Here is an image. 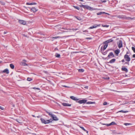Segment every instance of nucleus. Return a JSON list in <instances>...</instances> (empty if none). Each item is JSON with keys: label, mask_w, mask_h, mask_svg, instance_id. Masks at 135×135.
<instances>
[{"label": "nucleus", "mask_w": 135, "mask_h": 135, "mask_svg": "<svg viewBox=\"0 0 135 135\" xmlns=\"http://www.w3.org/2000/svg\"><path fill=\"white\" fill-rule=\"evenodd\" d=\"M132 49L134 53H135V48L134 47H132Z\"/></svg>", "instance_id": "f704fd0d"}, {"label": "nucleus", "mask_w": 135, "mask_h": 135, "mask_svg": "<svg viewBox=\"0 0 135 135\" xmlns=\"http://www.w3.org/2000/svg\"><path fill=\"white\" fill-rule=\"evenodd\" d=\"M85 39L87 40H91L92 39V38L91 37H87Z\"/></svg>", "instance_id": "37998d69"}, {"label": "nucleus", "mask_w": 135, "mask_h": 135, "mask_svg": "<svg viewBox=\"0 0 135 135\" xmlns=\"http://www.w3.org/2000/svg\"><path fill=\"white\" fill-rule=\"evenodd\" d=\"M83 32H88V31L87 30H85L83 31Z\"/></svg>", "instance_id": "8fccbe9b"}, {"label": "nucleus", "mask_w": 135, "mask_h": 135, "mask_svg": "<svg viewBox=\"0 0 135 135\" xmlns=\"http://www.w3.org/2000/svg\"><path fill=\"white\" fill-rule=\"evenodd\" d=\"M110 124L111 125H114L116 124L114 122H113L111 123Z\"/></svg>", "instance_id": "2f4dec72"}, {"label": "nucleus", "mask_w": 135, "mask_h": 135, "mask_svg": "<svg viewBox=\"0 0 135 135\" xmlns=\"http://www.w3.org/2000/svg\"><path fill=\"white\" fill-rule=\"evenodd\" d=\"M16 120L17 122H18V123H21V122H19V121L18 120V119H16Z\"/></svg>", "instance_id": "a18cd8bd"}, {"label": "nucleus", "mask_w": 135, "mask_h": 135, "mask_svg": "<svg viewBox=\"0 0 135 135\" xmlns=\"http://www.w3.org/2000/svg\"><path fill=\"white\" fill-rule=\"evenodd\" d=\"M80 128L84 131H85V129H84L83 127H80Z\"/></svg>", "instance_id": "ea45409f"}, {"label": "nucleus", "mask_w": 135, "mask_h": 135, "mask_svg": "<svg viewBox=\"0 0 135 135\" xmlns=\"http://www.w3.org/2000/svg\"><path fill=\"white\" fill-rule=\"evenodd\" d=\"M33 89H38V90H40V88H36V87H33Z\"/></svg>", "instance_id": "a19ab883"}, {"label": "nucleus", "mask_w": 135, "mask_h": 135, "mask_svg": "<svg viewBox=\"0 0 135 135\" xmlns=\"http://www.w3.org/2000/svg\"><path fill=\"white\" fill-rule=\"evenodd\" d=\"M107 102H104V103H103V105H107Z\"/></svg>", "instance_id": "79ce46f5"}, {"label": "nucleus", "mask_w": 135, "mask_h": 135, "mask_svg": "<svg viewBox=\"0 0 135 135\" xmlns=\"http://www.w3.org/2000/svg\"><path fill=\"white\" fill-rule=\"evenodd\" d=\"M57 36H55V37H54L52 38H56Z\"/></svg>", "instance_id": "680f3d73"}, {"label": "nucleus", "mask_w": 135, "mask_h": 135, "mask_svg": "<svg viewBox=\"0 0 135 135\" xmlns=\"http://www.w3.org/2000/svg\"><path fill=\"white\" fill-rule=\"evenodd\" d=\"M84 70L83 69H79L78 70L79 72L81 73H83L84 71Z\"/></svg>", "instance_id": "cd10ccee"}, {"label": "nucleus", "mask_w": 135, "mask_h": 135, "mask_svg": "<svg viewBox=\"0 0 135 135\" xmlns=\"http://www.w3.org/2000/svg\"><path fill=\"white\" fill-rule=\"evenodd\" d=\"M74 7L75 8L78 10H79L80 9V8L78 6H74Z\"/></svg>", "instance_id": "c9c22d12"}, {"label": "nucleus", "mask_w": 135, "mask_h": 135, "mask_svg": "<svg viewBox=\"0 0 135 135\" xmlns=\"http://www.w3.org/2000/svg\"><path fill=\"white\" fill-rule=\"evenodd\" d=\"M55 56L56 57L59 58L60 57V54H59L56 53L55 55Z\"/></svg>", "instance_id": "b1692460"}, {"label": "nucleus", "mask_w": 135, "mask_h": 135, "mask_svg": "<svg viewBox=\"0 0 135 135\" xmlns=\"http://www.w3.org/2000/svg\"><path fill=\"white\" fill-rule=\"evenodd\" d=\"M0 109H1L2 110H3L4 109V108L3 107H2L1 106H0Z\"/></svg>", "instance_id": "c03bdc74"}, {"label": "nucleus", "mask_w": 135, "mask_h": 135, "mask_svg": "<svg viewBox=\"0 0 135 135\" xmlns=\"http://www.w3.org/2000/svg\"><path fill=\"white\" fill-rule=\"evenodd\" d=\"M102 1V2H105L107 1Z\"/></svg>", "instance_id": "5fc2aeb1"}, {"label": "nucleus", "mask_w": 135, "mask_h": 135, "mask_svg": "<svg viewBox=\"0 0 135 135\" xmlns=\"http://www.w3.org/2000/svg\"><path fill=\"white\" fill-rule=\"evenodd\" d=\"M133 58H135V54H134L133 55Z\"/></svg>", "instance_id": "4d7b16f0"}, {"label": "nucleus", "mask_w": 135, "mask_h": 135, "mask_svg": "<svg viewBox=\"0 0 135 135\" xmlns=\"http://www.w3.org/2000/svg\"><path fill=\"white\" fill-rule=\"evenodd\" d=\"M7 33V32H6V31H4V32H3V33L4 34H6Z\"/></svg>", "instance_id": "864d4df0"}, {"label": "nucleus", "mask_w": 135, "mask_h": 135, "mask_svg": "<svg viewBox=\"0 0 135 135\" xmlns=\"http://www.w3.org/2000/svg\"><path fill=\"white\" fill-rule=\"evenodd\" d=\"M31 10L33 12H36L37 10L35 7H32L31 9Z\"/></svg>", "instance_id": "aec40b11"}, {"label": "nucleus", "mask_w": 135, "mask_h": 135, "mask_svg": "<svg viewBox=\"0 0 135 135\" xmlns=\"http://www.w3.org/2000/svg\"><path fill=\"white\" fill-rule=\"evenodd\" d=\"M104 125H105L107 126H110V124H103Z\"/></svg>", "instance_id": "4c0bfd02"}, {"label": "nucleus", "mask_w": 135, "mask_h": 135, "mask_svg": "<svg viewBox=\"0 0 135 135\" xmlns=\"http://www.w3.org/2000/svg\"><path fill=\"white\" fill-rule=\"evenodd\" d=\"M87 104H93L94 103L93 102H86Z\"/></svg>", "instance_id": "7c9ffc66"}, {"label": "nucleus", "mask_w": 135, "mask_h": 135, "mask_svg": "<svg viewBox=\"0 0 135 135\" xmlns=\"http://www.w3.org/2000/svg\"><path fill=\"white\" fill-rule=\"evenodd\" d=\"M62 105L63 106H65V107H66V106H69H69H71V105L70 104H69L68 103H63L62 104Z\"/></svg>", "instance_id": "dca6fc26"}, {"label": "nucleus", "mask_w": 135, "mask_h": 135, "mask_svg": "<svg viewBox=\"0 0 135 135\" xmlns=\"http://www.w3.org/2000/svg\"><path fill=\"white\" fill-rule=\"evenodd\" d=\"M84 87L86 89H88V86H87Z\"/></svg>", "instance_id": "603ef678"}, {"label": "nucleus", "mask_w": 135, "mask_h": 135, "mask_svg": "<svg viewBox=\"0 0 135 135\" xmlns=\"http://www.w3.org/2000/svg\"><path fill=\"white\" fill-rule=\"evenodd\" d=\"M114 55L112 52H110L108 55L107 57L108 59H110L111 58L114 57Z\"/></svg>", "instance_id": "7ed1b4c3"}, {"label": "nucleus", "mask_w": 135, "mask_h": 135, "mask_svg": "<svg viewBox=\"0 0 135 135\" xmlns=\"http://www.w3.org/2000/svg\"><path fill=\"white\" fill-rule=\"evenodd\" d=\"M135 17H133V18H131L130 17H127L126 16H125V19L127 20H134L135 19Z\"/></svg>", "instance_id": "2eb2a0df"}, {"label": "nucleus", "mask_w": 135, "mask_h": 135, "mask_svg": "<svg viewBox=\"0 0 135 135\" xmlns=\"http://www.w3.org/2000/svg\"><path fill=\"white\" fill-rule=\"evenodd\" d=\"M115 52L117 54V56L120 52V50L118 49L116 50L115 51Z\"/></svg>", "instance_id": "412c9836"}, {"label": "nucleus", "mask_w": 135, "mask_h": 135, "mask_svg": "<svg viewBox=\"0 0 135 135\" xmlns=\"http://www.w3.org/2000/svg\"><path fill=\"white\" fill-rule=\"evenodd\" d=\"M107 52L105 51L104 52H103L102 53L104 55H105L107 54Z\"/></svg>", "instance_id": "de8ad7c7"}, {"label": "nucleus", "mask_w": 135, "mask_h": 135, "mask_svg": "<svg viewBox=\"0 0 135 135\" xmlns=\"http://www.w3.org/2000/svg\"><path fill=\"white\" fill-rule=\"evenodd\" d=\"M100 24H95L93 26H92L90 27L89 28V29H92L94 28H96L97 27H100Z\"/></svg>", "instance_id": "0eeeda50"}, {"label": "nucleus", "mask_w": 135, "mask_h": 135, "mask_svg": "<svg viewBox=\"0 0 135 135\" xmlns=\"http://www.w3.org/2000/svg\"><path fill=\"white\" fill-rule=\"evenodd\" d=\"M104 14H107V15H110V14H109L108 13H105H105H104Z\"/></svg>", "instance_id": "bf43d9fd"}, {"label": "nucleus", "mask_w": 135, "mask_h": 135, "mask_svg": "<svg viewBox=\"0 0 135 135\" xmlns=\"http://www.w3.org/2000/svg\"><path fill=\"white\" fill-rule=\"evenodd\" d=\"M62 86L63 87H66V88H69V87L66 86V85H62Z\"/></svg>", "instance_id": "49530a36"}, {"label": "nucleus", "mask_w": 135, "mask_h": 135, "mask_svg": "<svg viewBox=\"0 0 135 135\" xmlns=\"http://www.w3.org/2000/svg\"><path fill=\"white\" fill-rule=\"evenodd\" d=\"M105 44L104 45V46L103 48V49L102 47L101 48V50L102 51L103 50V51H104L106 49L107 47L108 46V44Z\"/></svg>", "instance_id": "9b49d317"}, {"label": "nucleus", "mask_w": 135, "mask_h": 135, "mask_svg": "<svg viewBox=\"0 0 135 135\" xmlns=\"http://www.w3.org/2000/svg\"><path fill=\"white\" fill-rule=\"evenodd\" d=\"M78 28H73L72 30H73V31H75L76 30H78Z\"/></svg>", "instance_id": "58836bf2"}, {"label": "nucleus", "mask_w": 135, "mask_h": 135, "mask_svg": "<svg viewBox=\"0 0 135 135\" xmlns=\"http://www.w3.org/2000/svg\"><path fill=\"white\" fill-rule=\"evenodd\" d=\"M20 65L22 66H27L28 65L24 62H22L20 63Z\"/></svg>", "instance_id": "6ab92c4d"}, {"label": "nucleus", "mask_w": 135, "mask_h": 135, "mask_svg": "<svg viewBox=\"0 0 135 135\" xmlns=\"http://www.w3.org/2000/svg\"><path fill=\"white\" fill-rule=\"evenodd\" d=\"M78 20H81V18L79 17V18H77Z\"/></svg>", "instance_id": "09e8293b"}, {"label": "nucleus", "mask_w": 135, "mask_h": 135, "mask_svg": "<svg viewBox=\"0 0 135 135\" xmlns=\"http://www.w3.org/2000/svg\"><path fill=\"white\" fill-rule=\"evenodd\" d=\"M3 72L6 73V74H8L9 73V72L8 69H6L3 70Z\"/></svg>", "instance_id": "f3484780"}, {"label": "nucleus", "mask_w": 135, "mask_h": 135, "mask_svg": "<svg viewBox=\"0 0 135 135\" xmlns=\"http://www.w3.org/2000/svg\"><path fill=\"white\" fill-rule=\"evenodd\" d=\"M32 80L33 79H32L28 77L27 78V80L28 81H32Z\"/></svg>", "instance_id": "c85d7f7f"}, {"label": "nucleus", "mask_w": 135, "mask_h": 135, "mask_svg": "<svg viewBox=\"0 0 135 135\" xmlns=\"http://www.w3.org/2000/svg\"><path fill=\"white\" fill-rule=\"evenodd\" d=\"M10 66L12 69H14V67H15L14 65L12 64H10Z\"/></svg>", "instance_id": "bb28decb"}, {"label": "nucleus", "mask_w": 135, "mask_h": 135, "mask_svg": "<svg viewBox=\"0 0 135 135\" xmlns=\"http://www.w3.org/2000/svg\"><path fill=\"white\" fill-rule=\"evenodd\" d=\"M105 13L104 12H98L97 13V15H101L102 14H104Z\"/></svg>", "instance_id": "a878e982"}, {"label": "nucleus", "mask_w": 135, "mask_h": 135, "mask_svg": "<svg viewBox=\"0 0 135 135\" xmlns=\"http://www.w3.org/2000/svg\"><path fill=\"white\" fill-rule=\"evenodd\" d=\"M124 124L126 126H127L128 125H131V124L129 123H124Z\"/></svg>", "instance_id": "e433bc0d"}, {"label": "nucleus", "mask_w": 135, "mask_h": 135, "mask_svg": "<svg viewBox=\"0 0 135 135\" xmlns=\"http://www.w3.org/2000/svg\"><path fill=\"white\" fill-rule=\"evenodd\" d=\"M118 45V47L120 48L122 47V43L121 40H120L117 43Z\"/></svg>", "instance_id": "6e6552de"}, {"label": "nucleus", "mask_w": 135, "mask_h": 135, "mask_svg": "<svg viewBox=\"0 0 135 135\" xmlns=\"http://www.w3.org/2000/svg\"><path fill=\"white\" fill-rule=\"evenodd\" d=\"M22 62H26V61L25 60H23Z\"/></svg>", "instance_id": "3c124183"}, {"label": "nucleus", "mask_w": 135, "mask_h": 135, "mask_svg": "<svg viewBox=\"0 0 135 135\" xmlns=\"http://www.w3.org/2000/svg\"><path fill=\"white\" fill-rule=\"evenodd\" d=\"M115 60H116L115 59H113L111 60H110L109 63L110 64L114 63L115 62Z\"/></svg>", "instance_id": "a211bd4d"}, {"label": "nucleus", "mask_w": 135, "mask_h": 135, "mask_svg": "<svg viewBox=\"0 0 135 135\" xmlns=\"http://www.w3.org/2000/svg\"><path fill=\"white\" fill-rule=\"evenodd\" d=\"M40 119L42 123L45 124L48 123L47 120H46L42 118H41Z\"/></svg>", "instance_id": "423d86ee"}, {"label": "nucleus", "mask_w": 135, "mask_h": 135, "mask_svg": "<svg viewBox=\"0 0 135 135\" xmlns=\"http://www.w3.org/2000/svg\"><path fill=\"white\" fill-rule=\"evenodd\" d=\"M0 3L3 5H4L5 4L4 1H0Z\"/></svg>", "instance_id": "393cba45"}, {"label": "nucleus", "mask_w": 135, "mask_h": 135, "mask_svg": "<svg viewBox=\"0 0 135 135\" xmlns=\"http://www.w3.org/2000/svg\"><path fill=\"white\" fill-rule=\"evenodd\" d=\"M128 112V111H123L122 110H120V111H119L117 113H119V112H122L123 113H126Z\"/></svg>", "instance_id": "5701e85b"}, {"label": "nucleus", "mask_w": 135, "mask_h": 135, "mask_svg": "<svg viewBox=\"0 0 135 135\" xmlns=\"http://www.w3.org/2000/svg\"><path fill=\"white\" fill-rule=\"evenodd\" d=\"M121 61L122 62H124V59H123Z\"/></svg>", "instance_id": "13d9d810"}, {"label": "nucleus", "mask_w": 135, "mask_h": 135, "mask_svg": "<svg viewBox=\"0 0 135 135\" xmlns=\"http://www.w3.org/2000/svg\"><path fill=\"white\" fill-rule=\"evenodd\" d=\"M18 22L20 24L23 25H25L26 23V21L24 20H20Z\"/></svg>", "instance_id": "9d476101"}, {"label": "nucleus", "mask_w": 135, "mask_h": 135, "mask_svg": "<svg viewBox=\"0 0 135 135\" xmlns=\"http://www.w3.org/2000/svg\"><path fill=\"white\" fill-rule=\"evenodd\" d=\"M32 115V116L33 117H35V116L34 115Z\"/></svg>", "instance_id": "774afa93"}, {"label": "nucleus", "mask_w": 135, "mask_h": 135, "mask_svg": "<svg viewBox=\"0 0 135 135\" xmlns=\"http://www.w3.org/2000/svg\"><path fill=\"white\" fill-rule=\"evenodd\" d=\"M51 115L50 117L52 118L53 120L55 121H57L59 120V119L55 115L52 114Z\"/></svg>", "instance_id": "20e7f679"}, {"label": "nucleus", "mask_w": 135, "mask_h": 135, "mask_svg": "<svg viewBox=\"0 0 135 135\" xmlns=\"http://www.w3.org/2000/svg\"><path fill=\"white\" fill-rule=\"evenodd\" d=\"M125 16L123 15H120L117 16V17L119 18L125 19Z\"/></svg>", "instance_id": "f8f14e48"}, {"label": "nucleus", "mask_w": 135, "mask_h": 135, "mask_svg": "<svg viewBox=\"0 0 135 135\" xmlns=\"http://www.w3.org/2000/svg\"><path fill=\"white\" fill-rule=\"evenodd\" d=\"M56 38H61V37L60 36H57Z\"/></svg>", "instance_id": "052dcab7"}, {"label": "nucleus", "mask_w": 135, "mask_h": 135, "mask_svg": "<svg viewBox=\"0 0 135 135\" xmlns=\"http://www.w3.org/2000/svg\"><path fill=\"white\" fill-rule=\"evenodd\" d=\"M27 4V5H36L37 4V3L35 2H32L30 3H26Z\"/></svg>", "instance_id": "4be33fe9"}, {"label": "nucleus", "mask_w": 135, "mask_h": 135, "mask_svg": "<svg viewBox=\"0 0 135 135\" xmlns=\"http://www.w3.org/2000/svg\"><path fill=\"white\" fill-rule=\"evenodd\" d=\"M125 64H127L128 65H129V63L128 62H126Z\"/></svg>", "instance_id": "6e6d98bb"}, {"label": "nucleus", "mask_w": 135, "mask_h": 135, "mask_svg": "<svg viewBox=\"0 0 135 135\" xmlns=\"http://www.w3.org/2000/svg\"><path fill=\"white\" fill-rule=\"evenodd\" d=\"M80 112L82 113H84V112H84V111H81Z\"/></svg>", "instance_id": "e2e57ef3"}, {"label": "nucleus", "mask_w": 135, "mask_h": 135, "mask_svg": "<svg viewBox=\"0 0 135 135\" xmlns=\"http://www.w3.org/2000/svg\"><path fill=\"white\" fill-rule=\"evenodd\" d=\"M47 120L48 123L50 122H52V120L51 119H50L49 120Z\"/></svg>", "instance_id": "473e14b6"}, {"label": "nucleus", "mask_w": 135, "mask_h": 135, "mask_svg": "<svg viewBox=\"0 0 135 135\" xmlns=\"http://www.w3.org/2000/svg\"><path fill=\"white\" fill-rule=\"evenodd\" d=\"M102 26L104 27H108L109 26V25H102Z\"/></svg>", "instance_id": "72a5a7b5"}, {"label": "nucleus", "mask_w": 135, "mask_h": 135, "mask_svg": "<svg viewBox=\"0 0 135 135\" xmlns=\"http://www.w3.org/2000/svg\"><path fill=\"white\" fill-rule=\"evenodd\" d=\"M70 98L71 99L75 101L76 100L77 101L79 99H78L74 96H71Z\"/></svg>", "instance_id": "ddd939ff"}, {"label": "nucleus", "mask_w": 135, "mask_h": 135, "mask_svg": "<svg viewBox=\"0 0 135 135\" xmlns=\"http://www.w3.org/2000/svg\"><path fill=\"white\" fill-rule=\"evenodd\" d=\"M121 70L123 71H125L126 73H127L128 71V69L124 67L123 66L121 68Z\"/></svg>", "instance_id": "4468645a"}, {"label": "nucleus", "mask_w": 135, "mask_h": 135, "mask_svg": "<svg viewBox=\"0 0 135 135\" xmlns=\"http://www.w3.org/2000/svg\"><path fill=\"white\" fill-rule=\"evenodd\" d=\"M85 131L87 133H88V131L86 130H85Z\"/></svg>", "instance_id": "0e129e2a"}, {"label": "nucleus", "mask_w": 135, "mask_h": 135, "mask_svg": "<svg viewBox=\"0 0 135 135\" xmlns=\"http://www.w3.org/2000/svg\"><path fill=\"white\" fill-rule=\"evenodd\" d=\"M124 58L125 59L126 61L129 62L131 60V58L129 57V56L127 54H126L124 56Z\"/></svg>", "instance_id": "39448f33"}, {"label": "nucleus", "mask_w": 135, "mask_h": 135, "mask_svg": "<svg viewBox=\"0 0 135 135\" xmlns=\"http://www.w3.org/2000/svg\"><path fill=\"white\" fill-rule=\"evenodd\" d=\"M46 112L50 116L52 114V113L51 112H49L48 111L46 110Z\"/></svg>", "instance_id": "c756f323"}, {"label": "nucleus", "mask_w": 135, "mask_h": 135, "mask_svg": "<svg viewBox=\"0 0 135 135\" xmlns=\"http://www.w3.org/2000/svg\"><path fill=\"white\" fill-rule=\"evenodd\" d=\"M128 53H128V52H126V54L127 55V54H128Z\"/></svg>", "instance_id": "338daca9"}, {"label": "nucleus", "mask_w": 135, "mask_h": 135, "mask_svg": "<svg viewBox=\"0 0 135 135\" xmlns=\"http://www.w3.org/2000/svg\"><path fill=\"white\" fill-rule=\"evenodd\" d=\"M80 6L81 7H83L85 9H86L91 11L96 10L98 9L97 8H94L93 7H91L89 6L86 5H84L82 4L80 5Z\"/></svg>", "instance_id": "f257e3e1"}, {"label": "nucleus", "mask_w": 135, "mask_h": 135, "mask_svg": "<svg viewBox=\"0 0 135 135\" xmlns=\"http://www.w3.org/2000/svg\"><path fill=\"white\" fill-rule=\"evenodd\" d=\"M44 72L45 73H47V71H44Z\"/></svg>", "instance_id": "69168bd1"}, {"label": "nucleus", "mask_w": 135, "mask_h": 135, "mask_svg": "<svg viewBox=\"0 0 135 135\" xmlns=\"http://www.w3.org/2000/svg\"><path fill=\"white\" fill-rule=\"evenodd\" d=\"M87 100L85 99H83L81 100H78L76 102L79 103L80 104L84 103L86 102Z\"/></svg>", "instance_id": "f03ea898"}, {"label": "nucleus", "mask_w": 135, "mask_h": 135, "mask_svg": "<svg viewBox=\"0 0 135 135\" xmlns=\"http://www.w3.org/2000/svg\"><path fill=\"white\" fill-rule=\"evenodd\" d=\"M113 41V40H112V39H110L104 42L103 43L104 44H108L109 43L112 42Z\"/></svg>", "instance_id": "1a4fd4ad"}]
</instances>
